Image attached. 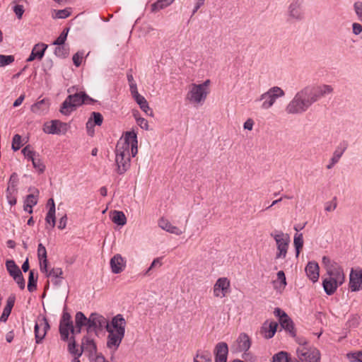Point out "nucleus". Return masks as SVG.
<instances>
[{
  "label": "nucleus",
  "mask_w": 362,
  "mask_h": 362,
  "mask_svg": "<svg viewBox=\"0 0 362 362\" xmlns=\"http://www.w3.org/2000/svg\"><path fill=\"white\" fill-rule=\"evenodd\" d=\"M88 331L107 328L108 321L103 316L92 313L88 317Z\"/></svg>",
  "instance_id": "ddd939ff"
},
{
  "label": "nucleus",
  "mask_w": 362,
  "mask_h": 362,
  "mask_svg": "<svg viewBox=\"0 0 362 362\" xmlns=\"http://www.w3.org/2000/svg\"><path fill=\"white\" fill-rule=\"evenodd\" d=\"M68 129V124L59 120H52L44 125V131L47 134H64Z\"/></svg>",
  "instance_id": "f8f14e48"
},
{
  "label": "nucleus",
  "mask_w": 362,
  "mask_h": 362,
  "mask_svg": "<svg viewBox=\"0 0 362 362\" xmlns=\"http://www.w3.org/2000/svg\"><path fill=\"white\" fill-rule=\"evenodd\" d=\"M68 350L71 354L77 356L78 357H80L83 354V350H81V349H78L76 348V341L74 337L70 338V341L68 345Z\"/></svg>",
  "instance_id": "ea45409f"
},
{
  "label": "nucleus",
  "mask_w": 362,
  "mask_h": 362,
  "mask_svg": "<svg viewBox=\"0 0 362 362\" xmlns=\"http://www.w3.org/2000/svg\"><path fill=\"white\" fill-rule=\"evenodd\" d=\"M92 101L93 99L84 93L69 95L62 103L60 112L63 115H66L73 110L74 107L79 106L83 103H88Z\"/></svg>",
  "instance_id": "20e7f679"
},
{
  "label": "nucleus",
  "mask_w": 362,
  "mask_h": 362,
  "mask_svg": "<svg viewBox=\"0 0 362 362\" xmlns=\"http://www.w3.org/2000/svg\"><path fill=\"white\" fill-rule=\"evenodd\" d=\"M38 194V190L35 189L32 194L27 196L25 199L26 206L24 207V211H28L29 214L33 213V207L37 203Z\"/></svg>",
  "instance_id": "c85d7f7f"
},
{
  "label": "nucleus",
  "mask_w": 362,
  "mask_h": 362,
  "mask_svg": "<svg viewBox=\"0 0 362 362\" xmlns=\"http://www.w3.org/2000/svg\"><path fill=\"white\" fill-rule=\"evenodd\" d=\"M74 329L71 315L67 312H64L59 323L61 339L63 341H67L69 339V332L73 335L76 334Z\"/></svg>",
  "instance_id": "6e6552de"
},
{
  "label": "nucleus",
  "mask_w": 362,
  "mask_h": 362,
  "mask_svg": "<svg viewBox=\"0 0 362 362\" xmlns=\"http://www.w3.org/2000/svg\"><path fill=\"white\" fill-rule=\"evenodd\" d=\"M47 276L48 277H52V278H63V271L61 268H52L49 270H48L47 273H45Z\"/></svg>",
  "instance_id": "49530a36"
},
{
  "label": "nucleus",
  "mask_w": 362,
  "mask_h": 362,
  "mask_svg": "<svg viewBox=\"0 0 362 362\" xmlns=\"http://www.w3.org/2000/svg\"><path fill=\"white\" fill-rule=\"evenodd\" d=\"M37 274H35L33 271H30L29 273L28 289L32 292L36 290L37 288Z\"/></svg>",
  "instance_id": "58836bf2"
},
{
  "label": "nucleus",
  "mask_w": 362,
  "mask_h": 362,
  "mask_svg": "<svg viewBox=\"0 0 362 362\" xmlns=\"http://www.w3.org/2000/svg\"><path fill=\"white\" fill-rule=\"evenodd\" d=\"M278 324L275 322H265L261 327L260 333L266 339L272 338L277 329Z\"/></svg>",
  "instance_id": "5701e85b"
},
{
  "label": "nucleus",
  "mask_w": 362,
  "mask_h": 362,
  "mask_svg": "<svg viewBox=\"0 0 362 362\" xmlns=\"http://www.w3.org/2000/svg\"><path fill=\"white\" fill-rule=\"evenodd\" d=\"M211 81L206 80L201 84L192 83L187 93V98L190 103L194 105H202L206 100L209 92Z\"/></svg>",
  "instance_id": "7ed1b4c3"
},
{
  "label": "nucleus",
  "mask_w": 362,
  "mask_h": 362,
  "mask_svg": "<svg viewBox=\"0 0 362 362\" xmlns=\"http://www.w3.org/2000/svg\"><path fill=\"white\" fill-rule=\"evenodd\" d=\"M47 48V45L44 43H39L34 46L32 52L37 56V59H40Z\"/></svg>",
  "instance_id": "a19ab883"
},
{
  "label": "nucleus",
  "mask_w": 362,
  "mask_h": 362,
  "mask_svg": "<svg viewBox=\"0 0 362 362\" xmlns=\"http://www.w3.org/2000/svg\"><path fill=\"white\" fill-rule=\"evenodd\" d=\"M11 310L4 308L3 313L0 317V322H6L8 320V316L11 314Z\"/></svg>",
  "instance_id": "680f3d73"
},
{
  "label": "nucleus",
  "mask_w": 362,
  "mask_h": 362,
  "mask_svg": "<svg viewBox=\"0 0 362 362\" xmlns=\"http://www.w3.org/2000/svg\"><path fill=\"white\" fill-rule=\"evenodd\" d=\"M293 244L296 250V256L298 257L300 253V250L303 246V235L301 233L300 234H296L294 236L293 240Z\"/></svg>",
  "instance_id": "79ce46f5"
},
{
  "label": "nucleus",
  "mask_w": 362,
  "mask_h": 362,
  "mask_svg": "<svg viewBox=\"0 0 362 362\" xmlns=\"http://www.w3.org/2000/svg\"><path fill=\"white\" fill-rule=\"evenodd\" d=\"M81 350L88 351L90 354L95 353L96 346L93 339L83 338L81 343Z\"/></svg>",
  "instance_id": "f704fd0d"
},
{
  "label": "nucleus",
  "mask_w": 362,
  "mask_h": 362,
  "mask_svg": "<svg viewBox=\"0 0 362 362\" xmlns=\"http://www.w3.org/2000/svg\"><path fill=\"white\" fill-rule=\"evenodd\" d=\"M134 100L136 101V103L139 105L140 108L144 112H146V114L148 115V112L150 111L151 112L150 115L153 116V112L151 110V109L148 106V104L144 97H143L142 95H137L136 98H134Z\"/></svg>",
  "instance_id": "e433bc0d"
},
{
  "label": "nucleus",
  "mask_w": 362,
  "mask_h": 362,
  "mask_svg": "<svg viewBox=\"0 0 362 362\" xmlns=\"http://www.w3.org/2000/svg\"><path fill=\"white\" fill-rule=\"evenodd\" d=\"M272 362H288L286 352L281 351L273 356Z\"/></svg>",
  "instance_id": "3c124183"
},
{
  "label": "nucleus",
  "mask_w": 362,
  "mask_h": 362,
  "mask_svg": "<svg viewBox=\"0 0 362 362\" xmlns=\"http://www.w3.org/2000/svg\"><path fill=\"white\" fill-rule=\"evenodd\" d=\"M277 278L280 281L281 286L284 288L286 285V276L283 271H279L277 273Z\"/></svg>",
  "instance_id": "052dcab7"
},
{
  "label": "nucleus",
  "mask_w": 362,
  "mask_h": 362,
  "mask_svg": "<svg viewBox=\"0 0 362 362\" xmlns=\"http://www.w3.org/2000/svg\"><path fill=\"white\" fill-rule=\"evenodd\" d=\"M346 356L351 362H362V351L349 353Z\"/></svg>",
  "instance_id": "8fccbe9b"
},
{
  "label": "nucleus",
  "mask_w": 362,
  "mask_h": 362,
  "mask_svg": "<svg viewBox=\"0 0 362 362\" xmlns=\"http://www.w3.org/2000/svg\"><path fill=\"white\" fill-rule=\"evenodd\" d=\"M24 157L32 162L33 168L37 171L39 173L44 172L45 165L42 162L40 156L33 151L29 145L24 147Z\"/></svg>",
  "instance_id": "9d476101"
},
{
  "label": "nucleus",
  "mask_w": 362,
  "mask_h": 362,
  "mask_svg": "<svg viewBox=\"0 0 362 362\" xmlns=\"http://www.w3.org/2000/svg\"><path fill=\"white\" fill-rule=\"evenodd\" d=\"M130 91L134 98H136L137 95H141L137 91L136 84L135 83H131L129 84Z\"/></svg>",
  "instance_id": "69168bd1"
},
{
  "label": "nucleus",
  "mask_w": 362,
  "mask_h": 362,
  "mask_svg": "<svg viewBox=\"0 0 362 362\" xmlns=\"http://www.w3.org/2000/svg\"><path fill=\"white\" fill-rule=\"evenodd\" d=\"M271 236L274 238L276 245V259L286 258L290 243L289 235L287 233L279 231L276 233H272Z\"/></svg>",
  "instance_id": "0eeeda50"
},
{
  "label": "nucleus",
  "mask_w": 362,
  "mask_h": 362,
  "mask_svg": "<svg viewBox=\"0 0 362 362\" xmlns=\"http://www.w3.org/2000/svg\"><path fill=\"white\" fill-rule=\"evenodd\" d=\"M283 318L280 319V324L281 326L288 331L291 336L295 337L296 336V332L293 327V322L291 320V319L288 317V315L286 313L283 314Z\"/></svg>",
  "instance_id": "c756f323"
},
{
  "label": "nucleus",
  "mask_w": 362,
  "mask_h": 362,
  "mask_svg": "<svg viewBox=\"0 0 362 362\" xmlns=\"http://www.w3.org/2000/svg\"><path fill=\"white\" fill-rule=\"evenodd\" d=\"M15 60L13 55H4L0 54V67L6 66L11 64Z\"/></svg>",
  "instance_id": "a18cd8bd"
},
{
  "label": "nucleus",
  "mask_w": 362,
  "mask_h": 362,
  "mask_svg": "<svg viewBox=\"0 0 362 362\" xmlns=\"http://www.w3.org/2000/svg\"><path fill=\"white\" fill-rule=\"evenodd\" d=\"M69 29H67L66 32L64 30L59 35V36L56 39V40L53 42V45L61 46L64 45V42L66 40L67 33Z\"/></svg>",
  "instance_id": "603ef678"
},
{
  "label": "nucleus",
  "mask_w": 362,
  "mask_h": 362,
  "mask_svg": "<svg viewBox=\"0 0 362 362\" xmlns=\"http://www.w3.org/2000/svg\"><path fill=\"white\" fill-rule=\"evenodd\" d=\"M328 277L334 279L337 283L343 284L344 282L345 276L343 269L337 264H332L327 266Z\"/></svg>",
  "instance_id": "6ab92c4d"
},
{
  "label": "nucleus",
  "mask_w": 362,
  "mask_h": 362,
  "mask_svg": "<svg viewBox=\"0 0 362 362\" xmlns=\"http://www.w3.org/2000/svg\"><path fill=\"white\" fill-rule=\"evenodd\" d=\"M49 202H52V206H49V209L46 215L45 221L47 223L49 224L52 228H54L56 223L55 204L52 198L49 199Z\"/></svg>",
  "instance_id": "473e14b6"
},
{
  "label": "nucleus",
  "mask_w": 362,
  "mask_h": 362,
  "mask_svg": "<svg viewBox=\"0 0 362 362\" xmlns=\"http://www.w3.org/2000/svg\"><path fill=\"white\" fill-rule=\"evenodd\" d=\"M230 282L226 277L217 279L214 285L213 293L216 298H225L230 291Z\"/></svg>",
  "instance_id": "9b49d317"
},
{
  "label": "nucleus",
  "mask_w": 362,
  "mask_h": 362,
  "mask_svg": "<svg viewBox=\"0 0 362 362\" xmlns=\"http://www.w3.org/2000/svg\"><path fill=\"white\" fill-rule=\"evenodd\" d=\"M336 207L337 202L335 200H333L326 204L325 209L326 211H332L336 209Z\"/></svg>",
  "instance_id": "e2e57ef3"
},
{
  "label": "nucleus",
  "mask_w": 362,
  "mask_h": 362,
  "mask_svg": "<svg viewBox=\"0 0 362 362\" xmlns=\"http://www.w3.org/2000/svg\"><path fill=\"white\" fill-rule=\"evenodd\" d=\"M349 287L351 291H357L362 288V270L352 269L349 278Z\"/></svg>",
  "instance_id": "aec40b11"
},
{
  "label": "nucleus",
  "mask_w": 362,
  "mask_h": 362,
  "mask_svg": "<svg viewBox=\"0 0 362 362\" xmlns=\"http://www.w3.org/2000/svg\"><path fill=\"white\" fill-rule=\"evenodd\" d=\"M228 345L225 342L218 343L216 346V362H226Z\"/></svg>",
  "instance_id": "393cba45"
},
{
  "label": "nucleus",
  "mask_w": 362,
  "mask_h": 362,
  "mask_svg": "<svg viewBox=\"0 0 362 362\" xmlns=\"http://www.w3.org/2000/svg\"><path fill=\"white\" fill-rule=\"evenodd\" d=\"M194 362H211V358L208 355H197Z\"/></svg>",
  "instance_id": "13d9d810"
},
{
  "label": "nucleus",
  "mask_w": 362,
  "mask_h": 362,
  "mask_svg": "<svg viewBox=\"0 0 362 362\" xmlns=\"http://www.w3.org/2000/svg\"><path fill=\"white\" fill-rule=\"evenodd\" d=\"M138 153V140L134 132H126L117 141L115 148V163L117 173H124L130 167L131 156Z\"/></svg>",
  "instance_id": "f257e3e1"
},
{
  "label": "nucleus",
  "mask_w": 362,
  "mask_h": 362,
  "mask_svg": "<svg viewBox=\"0 0 362 362\" xmlns=\"http://www.w3.org/2000/svg\"><path fill=\"white\" fill-rule=\"evenodd\" d=\"M111 220L118 226H124L127 223V218L124 214L120 211H113L111 212Z\"/></svg>",
  "instance_id": "72a5a7b5"
},
{
  "label": "nucleus",
  "mask_w": 362,
  "mask_h": 362,
  "mask_svg": "<svg viewBox=\"0 0 362 362\" xmlns=\"http://www.w3.org/2000/svg\"><path fill=\"white\" fill-rule=\"evenodd\" d=\"M174 1L175 0H158L151 5V11L156 13L163 9L173 4Z\"/></svg>",
  "instance_id": "c9c22d12"
},
{
  "label": "nucleus",
  "mask_w": 362,
  "mask_h": 362,
  "mask_svg": "<svg viewBox=\"0 0 362 362\" xmlns=\"http://www.w3.org/2000/svg\"><path fill=\"white\" fill-rule=\"evenodd\" d=\"M93 119L94 123L96 125L100 126L103 123V118L102 115L100 113H99V112H93L92 113V117L90 119ZM91 124V121L89 120L87 122V127H88L89 124Z\"/></svg>",
  "instance_id": "09e8293b"
},
{
  "label": "nucleus",
  "mask_w": 362,
  "mask_h": 362,
  "mask_svg": "<svg viewBox=\"0 0 362 362\" xmlns=\"http://www.w3.org/2000/svg\"><path fill=\"white\" fill-rule=\"evenodd\" d=\"M75 324L74 331L76 334L81 332L83 326H87V329L88 330V318H87L82 312L76 313L75 315Z\"/></svg>",
  "instance_id": "cd10ccee"
},
{
  "label": "nucleus",
  "mask_w": 362,
  "mask_h": 362,
  "mask_svg": "<svg viewBox=\"0 0 362 362\" xmlns=\"http://www.w3.org/2000/svg\"><path fill=\"white\" fill-rule=\"evenodd\" d=\"M251 346V341L247 334L242 333L238 337L236 344L232 349L236 352L247 351Z\"/></svg>",
  "instance_id": "412c9836"
},
{
  "label": "nucleus",
  "mask_w": 362,
  "mask_h": 362,
  "mask_svg": "<svg viewBox=\"0 0 362 362\" xmlns=\"http://www.w3.org/2000/svg\"><path fill=\"white\" fill-rule=\"evenodd\" d=\"M6 267L10 276L17 282L20 288L23 289L22 272L18 266L16 265L13 260L10 259L6 262Z\"/></svg>",
  "instance_id": "4468645a"
},
{
  "label": "nucleus",
  "mask_w": 362,
  "mask_h": 362,
  "mask_svg": "<svg viewBox=\"0 0 362 362\" xmlns=\"http://www.w3.org/2000/svg\"><path fill=\"white\" fill-rule=\"evenodd\" d=\"M49 107V100L47 99H42L37 103L34 104L31 109L33 112L40 115L46 112L48 110Z\"/></svg>",
  "instance_id": "2f4dec72"
},
{
  "label": "nucleus",
  "mask_w": 362,
  "mask_h": 362,
  "mask_svg": "<svg viewBox=\"0 0 362 362\" xmlns=\"http://www.w3.org/2000/svg\"><path fill=\"white\" fill-rule=\"evenodd\" d=\"M54 54L59 57H65L69 54V49L64 45L57 46L54 49Z\"/></svg>",
  "instance_id": "de8ad7c7"
},
{
  "label": "nucleus",
  "mask_w": 362,
  "mask_h": 362,
  "mask_svg": "<svg viewBox=\"0 0 362 362\" xmlns=\"http://www.w3.org/2000/svg\"><path fill=\"white\" fill-rule=\"evenodd\" d=\"M49 329V325L45 317L42 318L35 323V335L37 344H39L45 338L47 330Z\"/></svg>",
  "instance_id": "2eb2a0df"
},
{
  "label": "nucleus",
  "mask_w": 362,
  "mask_h": 362,
  "mask_svg": "<svg viewBox=\"0 0 362 362\" xmlns=\"http://www.w3.org/2000/svg\"><path fill=\"white\" fill-rule=\"evenodd\" d=\"M354 11L358 18L362 21V2L357 1L354 4Z\"/></svg>",
  "instance_id": "5fc2aeb1"
},
{
  "label": "nucleus",
  "mask_w": 362,
  "mask_h": 362,
  "mask_svg": "<svg viewBox=\"0 0 362 362\" xmlns=\"http://www.w3.org/2000/svg\"><path fill=\"white\" fill-rule=\"evenodd\" d=\"M126 325L127 322L125 319L122 315L118 314L112 317L110 324L107 322L106 330L112 329V331L125 333Z\"/></svg>",
  "instance_id": "a211bd4d"
},
{
  "label": "nucleus",
  "mask_w": 362,
  "mask_h": 362,
  "mask_svg": "<svg viewBox=\"0 0 362 362\" xmlns=\"http://www.w3.org/2000/svg\"><path fill=\"white\" fill-rule=\"evenodd\" d=\"M284 95L285 93L280 87L274 86L269 88L259 97V100L262 102V109L268 110L271 108L278 98L284 97Z\"/></svg>",
  "instance_id": "39448f33"
},
{
  "label": "nucleus",
  "mask_w": 362,
  "mask_h": 362,
  "mask_svg": "<svg viewBox=\"0 0 362 362\" xmlns=\"http://www.w3.org/2000/svg\"><path fill=\"white\" fill-rule=\"evenodd\" d=\"M296 354L301 362H320V351L315 347L300 345L297 348Z\"/></svg>",
  "instance_id": "423d86ee"
},
{
  "label": "nucleus",
  "mask_w": 362,
  "mask_h": 362,
  "mask_svg": "<svg viewBox=\"0 0 362 362\" xmlns=\"http://www.w3.org/2000/svg\"><path fill=\"white\" fill-rule=\"evenodd\" d=\"M38 257L40 261H42V259L47 258V251L45 247L42 245V244H39L38 245Z\"/></svg>",
  "instance_id": "4d7b16f0"
},
{
  "label": "nucleus",
  "mask_w": 362,
  "mask_h": 362,
  "mask_svg": "<svg viewBox=\"0 0 362 362\" xmlns=\"http://www.w3.org/2000/svg\"><path fill=\"white\" fill-rule=\"evenodd\" d=\"M136 122L138 125L143 129L148 130L149 126L148 121L143 117H138L136 118Z\"/></svg>",
  "instance_id": "6e6d98bb"
},
{
  "label": "nucleus",
  "mask_w": 362,
  "mask_h": 362,
  "mask_svg": "<svg viewBox=\"0 0 362 362\" xmlns=\"http://www.w3.org/2000/svg\"><path fill=\"white\" fill-rule=\"evenodd\" d=\"M305 272L308 277L315 282L319 278V266L318 264L315 262H310L305 267Z\"/></svg>",
  "instance_id": "bb28decb"
},
{
  "label": "nucleus",
  "mask_w": 362,
  "mask_h": 362,
  "mask_svg": "<svg viewBox=\"0 0 362 362\" xmlns=\"http://www.w3.org/2000/svg\"><path fill=\"white\" fill-rule=\"evenodd\" d=\"M85 57V52L84 51H78L77 52L72 58L74 64L78 67L82 64V62L83 60V58Z\"/></svg>",
  "instance_id": "c03bdc74"
},
{
  "label": "nucleus",
  "mask_w": 362,
  "mask_h": 362,
  "mask_svg": "<svg viewBox=\"0 0 362 362\" xmlns=\"http://www.w3.org/2000/svg\"><path fill=\"white\" fill-rule=\"evenodd\" d=\"M158 226L162 229L172 234L180 235L183 233L182 230H180L177 226H173L168 220L164 218L159 219Z\"/></svg>",
  "instance_id": "a878e982"
},
{
  "label": "nucleus",
  "mask_w": 362,
  "mask_h": 362,
  "mask_svg": "<svg viewBox=\"0 0 362 362\" xmlns=\"http://www.w3.org/2000/svg\"><path fill=\"white\" fill-rule=\"evenodd\" d=\"M18 2L19 0H15L13 1V4H15L13 6V11L15 12L16 15L18 16V18H21L23 16V6L21 5H18Z\"/></svg>",
  "instance_id": "864d4df0"
},
{
  "label": "nucleus",
  "mask_w": 362,
  "mask_h": 362,
  "mask_svg": "<svg viewBox=\"0 0 362 362\" xmlns=\"http://www.w3.org/2000/svg\"><path fill=\"white\" fill-rule=\"evenodd\" d=\"M254 122L251 118L247 119L244 123V129L251 131L253 128Z\"/></svg>",
  "instance_id": "774afa93"
},
{
  "label": "nucleus",
  "mask_w": 362,
  "mask_h": 362,
  "mask_svg": "<svg viewBox=\"0 0 362 362\" xmlns=\"http://www.w3.org/2000/svg\"><path fill=\"white\" fill-rule=\"evenodd\" d=\"M71 8H66L62 10H54L52 16L53 18H66L71 15Z\"/></svg>",
  "instance_id": "4c0bfd02"
},
{
  "label": "nucleus",
  "mask_w": 362,
  "mask_h": 362,
  "mask_svg": "<svg viewBox=\"0 0 362 362\" xmlns=\"http://www.w3.org/2000/svg\"><path fill=\"white\" fill-rule=\"evenodd\" d=\"M22 144V138L20 134H15L12 139L11 148L14 151L19 150Z\"/></svg>",
  "instance_id": "37998d69"
},
{
  "label": "nucleus",
  "mask_w": 362,
  "mask_h": 362,
  "mask_svg": "<svg viewBox=\"0 0 362 362\" xmlns=\"http://www.w3.org/2000/svg\"><path fill=\"white\" fill-rule=\"evenodd\" d=\"M323 288L327 295L333 294L337 287L342 284L337 283L334 279L327 277L323 281Z\"/></svg>",
  "instance_id": "7c9ffc66"
},
{
  "label": "nucleus",
  "mask_w": 362,
  "mask_h": 362,
  "mask_svg": "<svg viewBox=\"0 0 362 362\" xmlns=\"http://www.w3.org/2000/svg\"><path fill=\"white\" fill-rule=\"evenodd\" d=\"M48 261L47 258H44L40 261V270L42 272L47 273L48 272Z\"/></svg>",
  "instance_id": "0e129e2a"
},
{
  "label": "nucleus",
  "mask_w": 362,
  "mask_h": 362,
  "mask_svg": "<svg viewBox=\"0 0 362 362\" xmlns=\"http://www.w3.org/2000/svg\"><path fill=\"white\" fill-rule=\"evenodd\" d=\"M333 92V88L329 85H322L315 88H310V98L313 102H315L318 98L331 94Z\"/></svg>",
  "instance_id": "4be33fe9"
},
{
  "label": "nucleus",
  "mask_w": 362,
  "mask_h": 362,
  "mask_svg": "<svg viewBox=\"0 0 362 362\" xmlns=\"http://www.w3.org/2000/svg\"><path fill=\"white\" fill-rule=\"evenodd\" d=\"M18 182V176L16 173H13L8 181V187L6 190V197L8 203L13 205L16 203L15 194L16 193V187Z\"/></svg>",
  "instance_id": "f3484780"
},
{
  "label": "nucleus",
  "mask_w": 362,
  "mask_h": 362,
  "mask_svg": "<svg viewBox=\"0 0 362 362\" xmlns=\"http://www.w3.org/2000/svg\"><path fill=\"white\" fill-rule=\"evenodd\" d=\"M304 0H292L288 7V19L292 21H300L304 18Z\"/></svg>",
  "instance_id": "1a4fd4ad"
},
{
  "label": "nucleus",
  "mask_w": 362,
  "mask_h": 362,
  "mask_svg": "<svg viewBox=\"0 0 362 362\" xmlns=\"http://www.w3.org/2000/svg\"><path fill=\"white\" fill-rule=\"evenodd\" d=\"M353 33L355 35H359L362 32V25L359 23H354L352 25Z\"/></svg>",
  "instance_id": "338daca9"
},
{
  "label": "nucleus",
  "mask_w": 362,
  "mask_h": 362,
  "mask_svg": "<svg viewBox=\"0 0 362 362\" xmlns=\"http://www.w3.org/2000/svg\"><path fill=\"white\" fill-rule=\"evenodd\" d=\"M108 332L107 338V346L109 349H112L114 350H117L119 346L125 333H122L119 332H115L110 330H107Z\"/></svg>",
  "instance_id": "dca6fc26"
},
{
  "label": "nucleus",
  "mask_w": 362,
  "mask_h": 362,
  "mask_svg": "<svg viewBox=\"0 0 362 362\" xmlns=\"http://www.w3.org/2000/svg\"><path fill=\"white\" fill-rule=\"evenodd\" d=\"M15 299H16L15 296L13 295H11L10 296H8V298H7L6 305L5 306V308H7V309L11 310L14 305Z\"/></svg>",
  "instance_id": "bf43d9fd"
},
{
  "label": "nucleus",
  "mask_w": 362,
  "mask_h": 362,
  "mask_svg": "<svg viewBox=\"0 0 362 362\" xmlns=\"http://www.w3.org/2000/svg\"><path fill=\"white\" fill-rule=\"evenodd\" d=\"M313 103L310 98V88H305L298 92L286 107L288 115H298L304 112Z\"/></svg>",
  "instance_id": "f03ea898"
},
{
  "label": "nucleus",
  "mask_w": 362,
  "mask_h": 362,
  "mask_svg": "<svg viewBox=\"0 0 362 362\" xmlns=\"http://www.w3.org/2000/svg\"><path fill=\"white\" fill-rule=\"evenodd\" d=\"M110 264L112 272L114 274H119L122 272L125 267L124 260L120 255H116L112 257Z\"/></svg>",
  "instance_id": "b1692460"
}]
</instances>
